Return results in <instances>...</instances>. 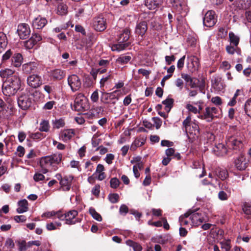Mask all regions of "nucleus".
<instances>
[{"label":"nucleus","mask_w":251,"mask_h":251,"mask_svg":"<svg viewBox=\"0 0 251 251\" xmlns=\"http://www.w3.org/2000/svg\"><path fill=\"white\" fill-rule=\"evenodd\" d=\"M93 26L96 30L102 31L106 28V20L102 16H99L94 19Z\"/></svg>","instance_id":"11"},{"label":"nucleus","mask_w":251,"mask_h":251,"mask_svg":"<svg viewBox=\"0 0 251 251\" xmlns=\"http://www.w3.org/2000/svg\"><path fill=\"white\" fill-rule=\"evenodd\" d=\"M229 39L230 44H232L235 47H237L240 40V38L238 36L235 35L232 32H230L229 33Z\"/></svg>","instance_id":"35"},{"label":"nucleus","mask_w":251,"mask_h":251,"mask_svg":"<svg viewBox=\"0 0 251 251\" xmlns=\"http://www.w3.org/2000/svg\"><path fill=\"white\" fill-rule=\"evenodd\" d=\"M126 244L128 246L132 247L134 251H141L142 247L139 244L134 242L131 240H128L126 241Z\"/></svg>","instance_id":"40"},{"label":"nucleus","mask_w":251,"mask_h":251,"mask_svg":"<svg viewBox=\"0 0 251 251\" xmlns=\"http://www.w3.org/2000/svg\"><path fill=\"white\" fill-rule=\"evenodd\" d=\"M226 144L228 148L233 150H238L242 147L241 142L233 137H230L227 140Z\"/></svg>","instance_id":"20"},{"label":"nucleus","mask_w":251,"mask_h":251,"mask_svg":"<svg viewBox=\"0 0 251 251\" xmlns=\"http://www.w3.org/2000/svg\"><path fill=\"white\" fill-rule=\"evenodd\" d=\"M175 150L173 148H168L165 151V154L167 156V157H170L173 155H175V157H177L178 159L180 158V155L179 153H177L175 154Z\"/></svg>","instance_id":"49"},{"label":"nucleus","mask_w":251,"mask_h":251,"mask_svg":"<svg viewBox=\"0 0 251 251\" xmlns=\"http://www.w3.org/2000/svg\"><path fill=\"white\" fill-rule=\"evenodd\" d=\"M222 115V110L220 108L215 107H207L202 115L198 116L199 118L205 120L210 122L214 118H219Z\"/></svg>","instance_id":"4"},{"label":"nucleus","mask_w":251,"mask_h":251,"mask_svg":"<svg viewBox=\"0 0 251 251\" xmlns=\"http://www.w3.org/2000/svg\"><path fill=\"white\" fill-rule=\"evenodd\" d=\"M27 84L31 88H37L42 84L41 76L37 74H32L27 78Z\"/></svg>","instance_id":"8"},{"label":"nucleus","mask_w":251,"mask_h":251,"mask_svg":"<svg viewBox=\"0 0 251 251\" xmlns=\"http://www.w3.org/2000/svg\"><path fill=\"white\" fill-rule=\"evenodd\" d=\"M30 29L28 24L23 23L18 26L17 33L21 39L27 38L30 34Z\"/></svg>","instance_id":"10"},{"label":"nucleus","mask_w":251,"mask_h":251,"mask_svg":"<svg viewBox=\"0 0 251 251\" xmlns=\"http://www.w3.org/2000/svg\"><path fill=\"white\" fill-rule=\"evenodd\" d=\"M217 150L215 149V151L219 152L220 155H225L227 153V149L225 146L222 143H219L216 146Z\"/></svg>","instance_id":"36"},{"label":"nucleus","mask_w":251,"mask_h":251,"mask_svg":"<svg viewBox=\"0 0 251 251\" xmlns=\"http://www.w3.org/2000/svg\"><path fill=\"white\" fill-rule=\"evenodd\" d=\"M115 158V156L113 154L108 153L107 154L106 157L104 159V161L108 164H111L113 162V160Z\"/></svg>","instance_id":"58"},{"label":"nucleus","mask_w":251,"mask_h":251,"mask_svg":"<svg viewBox=\"0 0 251 251\" xmlns=\"http://www.w3.org/2000/svg\"><path fill=\"white\" fill-rule=\"evenodd\" d=\"M62 160V154L60 152H56L50 155L42 157L40 160V165L43 169V173L48 172V169L52 168L56 170V165L59 164Z\"/></svg>","instance_id":"2"},{"label":"nucleus","mask_w":251,"mask_h":251,"mask_svg":"<svg viewBox=\"0 0 251 251\" xmlns=\"http://www.w3.org/2000/svg\"><path fill=\"white\" fill-rule=\"evenodd\" d=\"M190 219L192 223L194 226H198L203 223L205 220L204 214L202 213L193 212L190 215Z\"/></svg>","instance_id":"16"},{"label":"nucleus","mask_w":251,"mask_h":251,"mask_svg":"<svg viewBox=\"0 0 251 251\" xmlns=\"http://www.w3.org/2000/svg\"><path fill=\"white\" fill-rule=\"evenodd\" d=\"M216 23L215 12L213 10L208 11L205 14L203 20V25L207 27H212Z\"/></svg>","instance_id":"9"},{"label":"nucleus","mask_w":251,"mask_h":251,"mask_svg":"<svg viewBox=\"0 0 251 251\" xmlns=\"http://www.w3.org/2000/svg\"><path fill=\"white\" fill-rule=\"evenodd\" d=\"M15 71L12 69L6 68L0 71V76L2 78L8 79L12 77Z\"/></svg>","instance_id":"33"},{"label":"nucleus","mask_w":251,"mask_h":251,"mask_svg":"<svg viewBox=\"0 0 251 251\" xmlns=\"http://www.w3.org/2000/svg\"><path fill=\"white\" fill-rule=\"evenodd\" d=\"M47 22L48 21L45 18L38 16L33 20L32 22V26L37 29H42L46 25Z\"/></svg>","instance_id":"18"},{"label":"nucleus","mask_w":251,"mask_h":251,"mask_svg":"<svg viewBox=\"0 0 251 251\" xmlns=\"http://www.w3.org/2000/svg\"><path fill=\"white\" fill-rule=\"evenodd\" d=\"M91 100L93 102L98 101L99 99V92L98 90H95L91 95L90 97Z\"/></svg>","instance_id":"59"},{"label":"nucleus","mask_w":251,"mask_h":251,"mask_svg":"<svg viewBox=\"0 0 251 251\" xmlns=\"http://www.w3.org/2000/svg\"><path fill=\"white\" fill-rule=\"evenodd\" d=\"M19 207L17 209V212L18 213H23L27 211L28 210V202L24 199L18 202Z\"/></svg>","instance_id":"31"},{"label":"nucleus","mask_w":251,"mask_h":251,"mask_svg":"<svg viewBox=\"0 0 251 251\" xmlns=\"http://www.w3.org/2000/svg\"><path fill=\"white\" fill-rule=\"evenodd\" d=\"M76 134V130L74 129H64L61 131L59 138L63 142L70 140Z\"/></svg>","instance_id":"15"},{"label":"nucleus","mask_w":251,"mask_h":251,"mask_svg":"<svg viewBox=\"0 0 251 251\" xmlns=\"http://www.w3.org/2000/svg\"><path fill=\"white\" fill-rule=\"evenodd\" d=\"M23 58L20 53H15L11 58V65L15 67L18 68L21 66Z\"/></svg>","instance_id":"26"},{"label":"nucleus","mask_w":251,"mask_h":251,"mask_svg":"<svg viewBox=\"0 0 251 251\" xmlns=\"http://www.w3.org/2000/svg\"><path fill=\"white\" fill-rule=\"evenodd\" d=\"M184 130L190 139H195L200 134L199 126L196 120L192 122L191 117L189 115L182 123Z\"/></svg>","instance_id":"3"},{"label":"nucleus","mask_w":251,"mask_h":251,"mask_svg":"<svg viewBox=\"0 0 251 251\" xmlns=\"http://www.w3.org/2000/svg\"><path fill=\"white\" fill-rule=\"evenodd\" d=\"M173 7L180 13L186 14L188 11L185 0H174Z\"/></svg>","instance_id":"14"},{"label":"nucleus","mask_w":251,"mask_h":251,"mask_svg":"<svg viewBox=\"0 0 251 251\" xmlns=\"http://www.w3.org/2000/svg\"><path fill=\"white\" fill-rule=\"evenodd\" d=\"M186 108L188 110L189 112L194 113L195 114H199V110H198V108L190 103H187L185 106Z\"/></svg>","instance_id":"50"},{"label":"nucleus","mask_w":251,"mask_h":251,"mask_svg":"<svg viewBox=\"0 0 251 251\" xmlns=\"http://www.w3.org/2000/svg\"><path fill=\"white\" fill-rule=\"evenodd\" d=\"M190 216V214L185 213L184 215L181 216L179 217V221L181 225H187L188 224L189 222L185 219V218H187Z\"/></svg>","instance_id":"61"},{"label":"nucleus","mask_w":251,"mask_h":251,"mask_svg":"<svg viewBox=\"0 0 251 251\" xmlns=\"http://www.w3.org/2000/svg\"><path fill=\"white\" fill-rule=\"evenodd\" d=\"M162 2V0H146L145 5L150 10L157 8Z\"/></svg>","instance_id":"29"},{"label":"nucleus","mask_w":251,"mask_h":251,"mask_svg":"<svg viewBox=\"0 0 251 251\" xmlns=\"http://www.w3.org/2000/svg\"><path fill=\"white\" fill-rule=\"evenodd\" d=\"M141 158L139 157H135L131 160L130 162L132 164L135 163L136 164L133 166H136L137 168L141 170L143 168V163L141 161Z\"/></svg>","instance_id":"44"},{"label":"nucleus","mask_w":251,"mask_h":251,"mask_svg":"<svg viewBox=\"0 0 251 251\" xmlns=\"http://www.w3.org/2000/svg\"><path fill=\"white\" fill-rule=\"evenodd\" d=\"M131 58V57L130 55H122L117 58V62L121 64H125L128 63Z\"/></svg>","instance_id":"39"},{"label":"nucleus","mask_w":251,"mask_h":251,"mask_svg":"<svg viewBox=\"0 0 251 251\" xmlns=\"http://www.w3.org/2000/svg\"><path fill=\"white\" fill-rule=\"evenodd\" d=\"M56 12L57 14L61 16L67 14L68 13L67 5L63 2L58 3L56 8Z\"/></svg>","instance_id":"30"},{"label":"nucleus","mask_w":251,"mask_h":251,"mask_svg":"<svg viewBox=\"0 0 251 251\" xmlns=\"http://www.w3.org/2000/svg\"><path fill=\"white\" fill-rule=\"evenodd\" d=\"M185 59V55H184L181 58H180L177 61V67L180 70H181L184 66Z\"/></svg>","instance_id":"63"},{"label":"nucleus","mask_w":251,"mask_h":251,"mask_svg":"<svg viewBox=\"0 0 251 251\" xmlns=\"http://www.w3.org/2000/svg\"><path fill=\"white\" fill-rule=\"evenodd\" d=\"M225 189L226 191L222 190H221L218 193V198L221 201L227 200L230 196V190L228 189V187H226V186L225 187Z\"/></svg>","instance_id":"32"},{"label":"nucleus","mask_w":251,"mask_h":251,"mask_svg":"<svg viewBox=\"0 0 251 251\" xmlns=\"http://www.w3.org/2000/svg\"><path fill=\"white\" fill-rule=\"evenodd\" d=\"M18 104L19 107L23 109H27L31 105V100L29 95L22 94L18 99Z\"/></svg>","instance_id":"13"},{"label":"nucleus","mask_w":251,"mask_h":251,"mask_svg":"<svg viewBox=\"0 0 251 251\" xmlns=\"http://www.w3.org/2000/svg\"><path fill=\"white\" fill-rule=\"evenodd\" d=\"M181 77L183 78L191 88H196L198 86L199 80L195 78L191 77L189 75L185 74H181Z\"/></svg>","instance_id":"25"},{"label":"nucleus","mask_w":251,"mask_h":251,"mask_svg":"<svg viewBox=\"0 0 251 251\" xmlns=\"http://www.w3.org/2000/svg\"><path fill=\"white\" fill-rule=\"evenodd\" d=\"M218 177L220 178L222 180L225 179L227 176V173L226 171L225 170H220L218 174Z\"/></svg>","instance_id":"62"},{"label":"nucleus","mask_w":251,"mask_h":251,"mask_svg":"<svg viewBox=\"0 0 251 251\" xmlns=\"http://www.w3.org/2000/svg\"><path fill=\"white\" fill-rule=\"evenodd\" d=\"M235 166L239 170H244L247 167V162L245 157L241 155L239 156L235 160Z\"/></svg>","instance_id":"22"},{"label":"nucleus","mask_w":251,"mask_h":251,"mask_svg":"<svg viewBox=\"0 0 251 251\" xmlns=\"http://www.w3.org/2000/svg\"><path fill=\"white\" fill-rule=\"evenodd\" d=\"M16 154L18 156L20 157H23L25 153V148L22 146H19L16 150Z\"/></svg>","instance_id":"56"},{"label":"nucleus","mask_w":251,"mask_h":251,"mask_svg":"<svg viewBox=\"0 0 251 251\" xmlns=\"http://www.w3.org/2000/svg\"><path fill=\"white\" fill-rule=\"evenodd\" d=\"M73 179L72 176H66L61 179L60 185L63 191H68L70 190Z\"/></svg>","instance_id":"17"},{"label":"nucleus","mask_w":251,"mask_h":251,"mask_svg":"<svg viewBox=\"0 0 251 251\" xmlns=\"http://www.w3.org/2000/svg\"><path fill=\"white\" fill-rule=\"evenodd\" d=\"M86 105V99L82 93H78L75 96L74 107L75 110L82 111L85 109Z\"/></svg>","instance_id":"7"},{"label":"nucleus","mask_w":251,"mask_h":251,"mask_svg":"<svg viewBox=\"0 0 251 251\" xmlns=\"http://www.w3.org/2000/svg\"><path fill=\"white\" fill-rule=\"evenodd\" d=\"M55 104V102L54 101H50L45 103L43 106V109L44 110H50L52 109L54 105Z\"/></svg>","instance_id":"60"},{"label":"nucleus","mask_w":251,"mask_h":251,"mask_svg":"<svg viewBox=\"0 0 251 251\" xmlns=\"http://www.w3.org/2000/svg\"><path fill=\"white\" fill-rule=\"evenodd\" d=\"M65 125L64 119L60 118L59 119H55L52 121L53 128L58 129L64 126Z\"/></svg>","instance_id":"37"},{"label":"nucleus","mask_w":251,"mask_h":251,"mask_svg":"<svg viewBox=\"0 0 251 251\" xmlns=\"http://www.w3.org/2000/svg\"><path fill=\"white\" fill-rule=\"evenodd\" d=\"M12 52L11 50H7L3 55L1 58V62L5 63L12 56Z\"/></svg>","instance_id":"51"},{"label":"nucleus","mask_w":251,"mask_h":251,"mask_svg":"<svg viewBox=\"0 0 251 251\" xmlns=\"http://www.w3.org/2000/svg\"><path fill=\"white\" fill-rule=\"evenodd\" d=\"M20 86V78L17 75H14L3 81L1 86L2 93L6 96H13L17 92Z\"/></svg>","instance_id":"1"},{"label":"nucleus","mask_w":251,"mask_h":251,"mask_svg":"<svg viewBox=\"0 0 251 251\" xmlns=\"http://www.w3.org/2000/svg\"><path fill=\"white\" fill-rule=\"evenodd\" d=\"M104 167L102 164H99L97 165L96 172L93 174V176H95L100 181L105 179L106 175L104 173Z\"/></svg>","instance_id":"23"},{"label":"nucleus","mask_w":251,"mask_h":251,"mask_svg":"<svg viewBox=\"0 0 251 251\" xmlns=\"http://www.w3.org/2000/svg\"><path fill=\"white\" fill-rule=\"evenodd\" d=\"M148 29V25L145 21L137 23L135 28V33L142 37L145 35Z\"/></svg>","instance_id":"19"},{"label":"nucleus","mask_w":251,"mask_h":251,"mask_svg":"<svg viewBox=\"0 0 251 251\" xmlns=\"http://www.w3.org/2000/svg\"><path fill=\"white\" fill-rule=\"evenodd\" d=\"M61 226V224L59 222L50 223L46 225V228L48 230H53L57 229V227Z\"/></svg>","instance_id":"46"},{"label":"nucleus","mask_w":251,"mask_h":251,"mask_svg":"<svg viewBox=\"0 0 251 251\" xmlns=\"http://www.w3.org/2000/svg\"><path fill=\"white\" fill-rule=\"evenodd\" d=\"M41 36L38 33H33L32 36L24 42V46L27 49H32L39 41L42 40Z\"/></svg>","instance_id":"12"},{"label":"nucleus","mask_w":251,"mask_h":251,"mask_svg":"<svg viewBox=\"0 0 251 251\" xmlns=\"http://www.w3.org/2000/svg\"><path fill=\"white\" fill-rule=\"evenodd\" d=\"M6 36L3 33L0 32V45L1 47L6 45Z\"/></svg>","instance_id":"64"},{"label":"nucleus","mask_w":251,"mask_h":251,"mask_svg":"<svg viewBox=\"0 0 251 251\" xmlns=\"http://www.w3.org/2000/svg\"><path fill=\"white\" fill-rule=\"evenodd\" d=\"M19 251H26L27 249L26 242L24 241H20L18 242Z\"/></svg>","instance_id":"54"},{"label":"nucleus","mask_w":251,"mask_h":251,"mask_svg":"<svg viewBox=\"0 0 251 251\" xmlns=\"http://www.w3.org/2000/svg\"><path fill=\"white\" fill-rule=\"evenodd\" d=\"M117 92H112L111 93L101 92L100 100L104 103H109L110 101L115 99V93Z\"/></svg>","instance_id":"21"},{"label":"nucleus","mask_w":251,"mask_h":251,"mask_svg":"<svg viewBox=\"0 0 251 251\" xmlns=\"http://www.w3.org/2000/svg\"><path fill=\"white\" fill-rule=\"evenodd\" d=\"M227 34V30L224 27H220L218 30L217 33V37L219 38L224 39L225 38Z\"/></svg>","instance_id":"47"},{"label":"nucleus","mask_w":251,"mask_h":251,"mask_svg":"<svg viewBox=\"0 0 251 251\" xmlns=\"http://www.w3.org/2000/svg\"><path fill=\"white\" fill-rule=\"evenodd\" d=\"M38 65V64L36 62H29L24 64L22 68L25 73L29 74L35 71L37 69Z\"/></svg>","instance_id":"28"},{"label":"nucleus","mask_w":251,"mask_h":251,"mask_svg":"<svg viewBox=\"0 0 251 251\" xmlns=\"http://www.w3.org/2000/svg\"><path fill=\"white\" fill-rule=\"evenodd\" d=\"M110 187L112 188H117L120 184L119 180L116 177L112 178L110 181Z\"/></svg>","instance_id":"53"},{"label":"nucleus","mask_w":251,"mask_h":251,"mask_svg":"<svg viewBox=\"0 0 251 251\" xmlns=\"http://www.w3.org/2000/svg\"><path fill=\"white\" fill-rule=\"evenodd\" d=\"M61 211H57V212H55L54 211H48V212L44 213L42 215V217H46L48 218H50L53 216H56V217L58 218V215H59L58 214L59 213L61 214Z\"/></svg>","instance_id":"48"},{"label":"nucleus","mask_w":251,"mask_h":251,"mask_svg":"<svg viewBox=\"0 0 251 251\" xmlns=\"http://www.w3.org/2000/svg\"><path fill=\"white\" fill-rule=\"evenodd\" d=\"M242 209L246 215H250L251 214V203H245L243 205Z\"/></svg>","instance_id":"52"},{"label":"nucleus","mask_w":251,"mask_h":251,"mask_svg":"<svg viewBox=\"0 0 251 251\" xmlns=\"http://www.w3.org/2000/svg\"><path fill=\"white\" fill-rule=\"evenodd\" d=\"M128 46V43H120L114 44L111 46V50L113 51H121L124 50Z\"/></svg>","instance_id":"34"},{"label":"nucleus","mask_w":251,"mask_h":251,"mask_svg":"<svg viewBox=\"0 0 251 251\" xmlns=\"http://www.w3.org/2000/svg\"><path fill=\"white\" fill-rule=\"evenodd\" d=\"M68 84L72 91L75 92L79 91L81 87V81L80 78L76 75H69L67 78Z\"/></svg>","instance_id":"6"},{"label":"nucleus","mask_w":251,"mask_h":251,"mask_svg":"<svg viewBox=\"0 0 251 251\" xmlns=\"http://www.w3.org/2000/svg\"><path fill=\"white\" fill-rule=\"evenodd\" d=\"M58 214V219L61 221L65 220V223L67 225H74L78 222L76 218L78 212L75 210L69 211L65 214L61 212V214Z\"/></svg>","instance_id":"5"},{"label":"nucleus","mask_w":251,"mask_h":251,"mask_svg":"<svg viewBox=\"0 0 251 251\" xmlns=\"http://www.w3.org/2000/svg\"><path fill=\"white\" fill-rule=\"evenodd\" d=\"M89 212L92 217L96 220L100 222L102 219L101 215L98 213L93 207H90L89 209Z\"/></svg>","instance_id":"38"},{"label":"nucleus","mask_w":251,"mask_h":251,"mask_svg":"<svg viewBox=\"0 0 251 251\" xmlns=\"http://www.w3.org/2000/svg\"><path fill=\"white\" fill-rule=\"evenodd\" d=\"M65 72L60 69H54L50 72V75L54 80H61L65 76Z\"/></svg>","instance_id":"27"},{"label":"nucleus","mask_w":251,"mask_h":251,"mask_svg":"<svg viewBox=\"0 0 251 251\" xmlns=\"http://www.w3.org/2000/svg\"><path fill=\"white\" fill-rule=\"evenodd\" d=\"M50 129V125L48 121L43 120L40 124L39 130L41 131L48 132Z\"/></svg>","instance_id":"41"},{"label":"nucleus","mask_w":251,"mask_h":251,"mask_svg":"<svg viewBox=\"0 0 251 251\" xmlns=\"http://www.w3.org/2000/svg\"><path fill=\"white\" fill-rule=\"evenodd\" d=\"M244 110L246 114L251 117V98L248 99L244 104Z\"/></svg>","instance_id":"42"},{"label":"nucleus","mask_w":251,"mask_h":251,"mask_svg":"<svg viewBox=\"0 0 251 251\" xmlns=\"http://www.w3.org/2000/svg\"><path fill=\"white\" fill-rule=\"evenodd\" d=\"M174 100L172 99L168 98L162 101V103L165 105V109L169 112L173 106Z\"/></svg>","instance_id":"43"},{"label":"nucleus","mask_w":251,"mask_h":251,"mask_svg":"<svg viewBox=\"0 0 251 251\" xmlns=\"http://www.w3.org/2000/svg\"><path fill=\"white\" fill-rule=\"evenodd\" d=\"M221 245V248L222 249L225 250V251H230V241L229 240H224L220 242Z\"/></svg>","instance_id":"45"},{"label":"nucleus","mask_w":251,"mask_h":251,"mask_svg":"<svg viewBox=\"0 0 251 251\" xmlns=\"http://www.w3.org/2000/svg\"><path fill=\"white\" fill-rule=\"evenodd\" d=\"M52 144L58 150H64L66 148V145L56 140H53Z\"/></svg>","instance_id":"57"},{"label":"nucleus","mask_w":251,"mask_h":251,"mask_svg":"<svg viewBox=\"0 0 251 251\" xmlns=\"http://www.w3.org/2000/svg\"><path fill=\"white\" fill-rule=\"evenodd\" d=\"M119 196L117 194H110L108 196L109 201L113 203H116L118 201Z\"/></svg>","instance_id":"55"},{"label":"nucleus","mask_w":251,"mask_h":251,"mask_svg":"<svg viewBox=\"0 0 251 251\" xmlns=\"http://www.w3.org/2000/svg\"><path fill=\"white\" fill-rule=\"evenodd\" d=\"M130 34V31L128 28L124 29L119 34L118 42L120 43H126L128 40Z\"/></svg>","instance_id":"24"}]
</instances>
